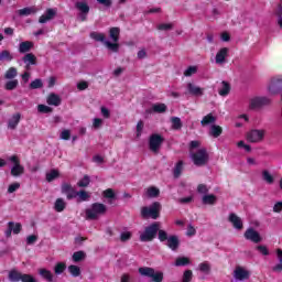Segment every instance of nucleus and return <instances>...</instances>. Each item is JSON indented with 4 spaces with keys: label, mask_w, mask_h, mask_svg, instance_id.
<instances>
[{
    "label": "nucleus",
    "mask_w": 282,
    "mask_h": 282,
    "mask_svg": "<svg viewBox=\"0 0 282 282\" xmlns=\"http://www.w3.org/2000/svg\"><path fill=\"white\" fill-rule=\"evenodd\" d=\"M67 199H76L78 197V192L72 187V189L66 194Z\"/></svg>",
    "instance_id": "obj_61"
},
{
    "label": "nucleus",
    "mask_w": 282,
    "mask_h": 282,
    "mask_svg": "<svg viewBox=\"0 0 282 282\" xmlns=\"http://www.w3.org/2000/svg\"><path fill=\"white\" fill-rule=\"evenodd\" d=\"M109 37L112 43H118L120 41V29L119 28H111L109 30Z\"/></svg>",
    "instance_id": "obj_27"
},
{
    "label": "nucleus",
    "mask_w": 282,
    "mask_h": 282,
    "mask_svg": "<svg viewBox=\"0 0 282 282\" xmlns=\"http://www.w3.org/2000/svg\"><path fill=\"white\" fill-rule=\"evenodd\" d=\"M31 89H41V87H43V82L41 79H34L31 84H30Z\"/></svg>",
    "instance_id": "obj_52"
},
{
    "label": "nucleus",
    "mask_w": 282,
    "mask_h": 282,
    "mask_svg": "<svg viewBox=\"0 0 282 282\" xmlns=\"http://www.w3.org/2000/svg\"><path fill=\"white\" fill-rule=\"evenodd\" d=\"M22 282H36V279L32 276L31 274H22L21 280Z\"/></svg>",
    "instance_id": "obj_60"
},
{
    "label": "nucleus",
    "mask_w": 282,
    "mask_h": 282,
    "mask_svg": "<svg viewBox=\"0 0 282 282\" xmlns=\"http://www.w3.org/2000/svg\"><path fill=\"white\" fill-rule=\"evenodd\" d=\"M40 276H43V279H45L48 282L54 281V275L52 274V271H50L47 269H41Z\"/></svg>",
    "instance_id": "obj_31"
},
{
    "label": "nucleus",
    "mask_w": 282,
    "mask_h": 282,
    "mask_svg": "<svg viewBox=\"0 0 282 282\" xmlns=\"http://www.w3.org/2000/svg\"><path fill=\"white\" fill-rule=\"evenodd\" d=\"M104 197L107 199H113L116 197V193H113V189L108 188L104 192Z\"/></svg>",
    "instance_id": "obj_58"
},
{
    "label": "nucleus",
    "mask_w": 282,
    "mask_h": 282,
    "mask_svg": "<svg viewBox=\"0 0 282 282\" xmlns=\"http://www.w3.org/2000/svg\"><path fill=\"white\" fill-rule=\"evenodd\" d=\"M218 94L219 96H223V97L228 96V94H230V84L226 80H223L218 88Z\"/></svg>",
    "instance_id": "obj_23"
},
{
    "label": "nucleus",
    "mask_w": 282,
    "mask_h": 282,
    "mask_svg": "<svg viewBox=\"0 0 282 282\" xmlns=\"http://www.w3.org/2000/svg\"><path fill=\"white\" fill-rule=\"evenodd\" d=\"M12 58H14V57L12 56V53H10V51H2L0 53V61L10 62V61H12Z\"/></svg>",
    "instance_id": "obj_44"
},
{
    "label": "nucleus",
    "mask_w": 282,
    "mask_h": 282,
    "mask_svg": "<svg viewBox=\"0 0 282 282\" xmlns=\"http://www.w3.org/2000/svg\"><path fill=\"white\" fill-rule=\"evenodd\" d=\"M19 188H21V184L20 183H12L8 187V193H10V194L15 193V191H19Z\"/></svg>",
    "instance_id": "obj_57"
},
{
    "label": "nucleus",
    "mask_w": 282,
    "mask_h": 282,
    "mask_svg": "<svg viewBox=\"0 0 282 282\" xmlns=\"http://www.w3.org/2000/svg\"><path fill=\"white\" fill-rule=\"evenodd\" d=\"M202 202L206 206H213L214 204H217V196L215 194H205Z\"/></svg>",
    "instance_id": "obj_24"
},
{
    "label": "nucleus",
    "mask_w": 282,
    "mask_h": 282,
    "mask_svg": "<svg viewBox=\"0 0 282 282\" xmlns=\"http://www.w3.org/2000/svg\"><path fill=\"white\" fill-rule=\"evenodd\" d=\"M186 89H187V94H189L191 96H204V88L193 83H187Z\"/></svg>",
    "instance_id": "obj_17"
},
{
    "label": "nucleus",
    "mask_w": 282,
    "mask_h": 282,
    "mask_svg": "<svg viewBox=\"0 0 282 282\" xmlns=\"http://www.w3.org/2000/svg\"><path fill=\"white\" fill-rule=\"evenodd\" d=\"M89 182H91V180L88 175H85L82 180L78 181L77 186H79V188H86V186H89Z\"/></svg>",
    "instance_id": "obj_42"
},
{
    "label": "nucleus",
    "mask_w": 282,
    "mask_h": 282,
    "mask_svg": "<svg viewBox=\"0 0 282 282\" xmlns=\"http://www.w3.org/2000/svg\"><path fill=\"white\" fill-rule=\"evenodd\" d=\"M191 160L195 164V166H204L206 162H208V152L205 148H200L198 151H191L189 154Z\"/></svg>",
    "instance_id": "obj_3"
},
{
    "label": "nucleus",
    "mask_w": 282,
    "mask_h": 282,
    "mask_svg": "<svg viewBox=\"0 0 282 282\" xmlns=\"http://www.w3.org/2000/svg\"><path fill=\"white\" fill-rule=\"evenodd\" d=\"M147 195L148 197H158V195H160V189L158 187H149L147 189Z\"/></svg>",
    "instance_id": "obj_45"
},
{
    "label": "nucleus",
    "mask_w": 282,
    "mask_h": 282,
    "mask_svg": "<svg viewBox=\"0 0 282 282\" xmlns=\"http://www.w3.org/2000/svg\"><path fill=\"white\" fill-rule=\"evenodd\" d=\"M90 39L94 41H97L98 43H104V45L109 50L110 52L117 53L120 50V44L109 42L105 39L104 33L100 32H91Z\"/></svg>",
    "instance_id": "obj_2"
},
{
    "label": "nucleus",
    "mask_w": 282,
    "mask_h": 282,
    "mask_svg": "<svg viewBox=\"0 0 282 282\" xmlns=\"http://www.w3.org/2000/svg\"><path fill=\"white\" fill-rule=\"evenodd\" d=\"M282 87V75H275L270 78L267 91L269 96H276L281 94Z\"/></svg>",
    "instance_id": "obj_5"
},
{
    "label": "nucleus",
    "mask_w": 282,
    "mask_h": 282,
    "mask_svg": "<svg viewBox=\"0 0 282 282\" xmlns=\"http://www.w3.org/2000/svg\"><path fill=\"white\" fill-rule=\"evenodd\" d=\"M139 274H141V276H148V279H151L152 282L164 281V273L162 271H155V269L150 267L139 268Z\"/></svg>",
    "instance_id": "obj_1"
},
{
    "label": "nucleus",
    "mask_w": 282,
    "mask_h": 282,
    "mask_svg": "<svg viewBox=\"0 0 282 282\" xmlns=\"http://www.w3.org/2000/svg\"><path fill=\"white\" fill-rule=\"evenodd\" d=\"M21 223L9 221L8 229L4 231V235L6 237H12V232L13 235H19V232H21Z\"/></svg>",
    "instance_id": "obj_14"
},
{
    "label": "nucleus",
    "mask_w": 282,
    "mask_h": 282,
    "mask_svg": "<svg viewBox=\"0 0 282 282\" xmlns=\"http://www.w3.org/2000/svg\"><path fill=\"white\" fill-rule=\"evenodd\" d=\"M35 12H36V9L28 7V8H24V9H20L18 11V14L20 17H30V14H35Z\"/></svg>",
    "instance_id": "obj_32"
},
{
    "label": "nucleus",
    "mask_w": 282,
    "mask_h": 282,
    "mask_svg": "<svg viewBox=\"0 0 282 282\" xmlns=\"http://www.w3.org/2000/svg\"><path fill=\"white\" fill-rule=\"evenodd\" d=\"M151 111L154 113H164V111H166V106L164 104H154Z\"/></svg>",
    "instance_id": "obj_33"
},
{
    "label": "nucleus",
    "mask_w": 282,
    "mask_h": 282,
    "mask_svg": "<svg viewBox=\"0 0 282 282\" xmlns=\"http://www.w3.org/2000/svg\"><path fill=\"white\" fill-rule=\"evenodd\" d=\"M68 271L72 276H80V268H78L77 265H69Z\"/></svg>",
    "instance_id": "obj_48"
},
{
    "label": "nucleus",
    "mask_w": 282,
    "mask_h": 282,
    "mask_svg": "<svg viewBox=\"0 0 282 282\" xmlns=\"http://www.w3.org/2000/svg\"><path fill=\"white\" fill-rule=\"evenodd\" d=\"M17 69L14 67H10L4 74V78H7V80H12V78H17Z\"/></svg>",
    "instance_id": "obj_37"
},
{
    "label": "nucleus",
    "mask_w": 282,
    "mask_h": 282,
    "mask_svg": "<svg viewBox=\"0 0 282 282\" xmlns=\"http://www.w3.org/2000/svg\"><path fill=\"white\" fill-rule=\"evenodd\" d=\"M75 7L80 12L78 15L79 21H87V14H89V4L85 1H79L75 3Z\"/></svg>",
    "instance_id": "obj_12"
},
{
    "label": "nucleus",
    "mask_w": 282,
    "mask_h": 282,
    "mask_svg": "<svg viewBox=\"0 0 282 282\" xmlns=\"http://www.w3.org/2000/svg\"><path fill=\"white\" fill-rule=\"evenodd\" d=\"M195 235H197V229L193 225H188L186 237H195Z\"/></svg>",
    "instance_id": "obj_56"
},
{
    "label": "nucleus",
    "mask_w": 282,
    "mask_h": 282,
    "mask_svg": "<svg viewBox=\"0 0 282 282\" xmlns=\"http://www.w3.org/2000/svg\"><path fill=\"white\" fill-rule=\"evenodd\" d=\"M78 202H87L89 199V193L85 191L77 192Z\"/></svg>",
    "instance_id": "obj_49"
},
{
    "label": "nucleus",
    "mask_w": 282,
    "mask_h": 282,
    "mask_svg": "<svg viewBox=\"0 0 282 282\" xmlns=\"http://www.w3.org/2000/svg\"><path fill=\"white\" fill-rule=\"evenodd\" d=\"M171 122L172 129H174L175 131L182 129V119H180V117H172Z\"/></svg>",
    "instance_id": "obj_34"
},
{
    "label": "nucleus",
    "mask_w": 282,
    "mask_h": 282,
    "mask_svg": "<svg viewBox=\"0 0 282 282\" xmlns=\"http://www.w3.org/2000/svg\"><path fill=\"white\" fill-rule=\"evenodd\" d=\"M221 127L219 126H212L210 127V135H213V138H219L221 135Z\"/></svg>",
    "instance_id": "obj_39"
},
{
    "label": "nucleus",
    "mask_w": 282,
    "mask_h": 282,
    "mask_svg": "<svg viewBox=\"0 0 282 282\" xmlns=\"http://www.w3.org/2000/svg\"><path fill=\"white\" fill-rule=\"evenodd\" d=\"M23 63L26 65V69H30V65H36V56L32 53H28L23 58Z\"/></svg>",
    "instance_id": "obj_26"
},
{
    "label": "nucleus",
    "mask_w": 282,
    "mask_h": 282,
    "mask_svg": "<svg viewBox=\"0 0 282 282\" xmlns=\"http://www.w3.org/2000/svg\"><path fill=\"white\" fill-rule=\"evenodd\" d=\"M263 138H265V131L257 130V129H253L247 132V135H246L247 142H251V143L261 142Z\"/></svg>",
    "instance_id": "obj_9"
},
{
    "label": "nucleus",
    "mask_w": 282,
    "mask_h": 282,
    "mask_svg": "<svg viewBox=\"0 0 282 282\" xmlns=\"http://www.w3.org/2000/svg\"><path fill=\"white\" fill-rule=\"evenodd\" d=\"M278 258H279V261L281 264H276L273 270L275 272H280V270L282 269V250L281 249H278Z\"/></svg>",
    "instance_id": "obj_54"
},
{
    "label": "nucleus",
    "mask_w": 282,
    "mask_h": 282,
    "mask_svg": "<svg viewBox=\"0 0 282 282\" xmlns=\"http://www.w3.org/2000/svg\"><path fill=\"white\" fill-rule=\"evenodd\" d=\"M234 279L235 281H248L250 279V271L243 267H236L234 270Z\"/></svg>",
    "instance_id": "obj_11"
},
{
    "label": "nucleus",
    "mask_w": 282,
    "mask_h": 282,
    "mask_svg": "<svg viewBox=\"0 0 282 282\" xmlns=\"http://www.w3.org/2000/svg\"><path fill=\"white\" fill-rule=\"evenodd\" d=\"M93 127H94V129H100V127H102V119L95 118L93 120Z\"/></svg>",
    "instance_id": "obj_64"
},
{
    "label": "nucleus",
    "mask_w": 282,
    "mask_h": 282,
    "mask_svg": "<svg viewBox=\"0 0 282 282\" xmlns=\"http://www.w3.org/2000/svg\"><path fill=\"white\" fill-rule=\"evenodd\" d=\"M184 169V162L178 161L174 167V177H180V175H182V171Z\"/></svg>",
    "instance_id": "obj_36"
},
{
    "label": "nucleus",
    "mask_w": 282,
    "mask_h": 282,
    "mask_svg": "<svg viewBox=\"0 0 282 282\" xmlns=\"http://www.w3.org/2000/svg\"><path fill=\"white\" fill-rule=\"evenodd\" d=\"M65 268H67L65 262H58L54 268L55 274H63V272H65Z\"/></svg>",
    "instance_id": "obj_46"
},
{
    "label": "nucleus",
    "mask_w": 282,
    "mask_h": 282,
    "mask_svg": "<svg viewBox=\"0 0 282 282\" xmlns=\"http://www.w3.org/2000/svg\"><path fill=\"white\" fill-rule=\"evenodd\" d=\"M216 121H217V118H215L213 113H209L203 118L200 123L203 127H208V124H215Z\"/></svg>",
    "instance_id": "obj_28"
},
{
    "label": "nucleus",
    "mask_w": 282,
    "mask_h": 282,
    "mask_svg": "<svg viewBox=\"0 0 282 282\" xmlns=\"http://www.w3.org/2000/svg\"><path fill=\"white\" fill-rule=\"evenodd\" d=\"M159 240L160 241H167L169 240V234L164 230H159Z\"/></svg>",
    "instance_id": "obj_63"
},
{
    "label": "nucleus",
    "mask_w": 282,
    "mask_h": 282,
    "mask_svg": "<svg viewBox=\"0 0 282 282\" xmlns=\"http://www.w3.org/2000/svg\"><path fill=\"white\" fill-rule=\"evenodd\" d=\"M197 72V66H189L184 70V76L186 78H191V76H195V73Z\"/></svg>",
    "instance_id": "obj_43"
},
{
    "label": "nucleus",
    "mask_w": 282,
    "mask_h": 282,
    "mask_svg": "<svg viewBox=\"0 0 282 282\" xmlns=\"http://www.w3.org/2000/svg\"><path fill=\"white\" fill-rule=\"evenodd\" d=\"M23 276V274H21V272L19 271H10L9 273V279L10 281H13V282H19L21 281V278Z\"/></svg>",
    "instance_id": "obj_35"
},
{
    "label": "nucleus",
    "mask_w": 282,
    "mask_h": 282,
    "mask_svg": "<svg viewBox=\"0 0 282 282\" xmlns=\"http://www.w3.org/2000/svg\"><path fill=\"white\" fill-rule=\"evenodd\" d=\"M164 142V138H162V135L160 134H152L150 137V151H152L153 153H158V151H160V147H162V143Z\"/></svg>",
    "instance_id": "obj_10"
},
{
    "label": "nucleus",
    "mask_w": 282,
    "mask_h": 282,
    "mask_svg": "<svg viewBox=\"0 0 282 282\" xmlns=\"http://www.w3.org/2000/svg\"><path fill=\"white\" fill-rule=\"evenodd\" d=\"M83 259H85V252L83 251H77L73 254V261L75 263H78V261H83Z\"/></svg>",
    "instance_id": "obj_51"
},
{
    "label": "nucleus",
    "mask_w": 282,
    "mask_h": 282,
    "mask_svg": "<svg viewBox=\"0 0 282 282\" xmlns=\"http://www.w3.org/2000/svg\"><path fill=\"white\" fill-rule=\"evenodd\" d=\"M56 9H47L45 13L40 18V23H47V21H52L56 17Z\"/></svg>",
    "instance_id": "obj_19"
},
{
    "label": "nucleus",
    "mask_w": 282,
    "mask_h": 282,
    "mask_svg": "<svg viewBox=\"0 0 282 282\" xmlns=\"http://www.w3.org/2000/svg\"><path fill=\"white\" fill-rule=\"evenodd\" d=\"M245 239H248L253 243H259L261 241V236L257 232V230L249 228L245 232Z\"/></svg>",
    "instance_id": "obj_18"
},
{
    "label": "nucleus",
    "mask_w": 282,
    "mask_h": 282,
    "mask_svg": "<svg viewBox=\"0 0 282 282\" xmlns=\"http://www.w3.org/2000/svg\"><path fill=\"white\" fill-rule=\"evenodd\" d=\"M107 207L104 204L95 203L86 209L87 219H98L99 215H105Z\"/></svg>",
    "instance_id": "obj_6"
},
{
    "label": "nucleus",
    "mask_w": 282,
    "mask_h": 282,
    "mask_svg": "<svg viewBox=\"0 0 282 282\" xmlns=\"http://www.w3.org/2000/svg\"><path fill=\"white\" fill-rule=\"evenodd\" d=\"M37 111L40 113H52V108L50 106L41 104L37 106Z\"/></svg>",
    "instance_id": "obj_50"
},
{
    "label": "nucleus",
    "mask_w": 282,
    "mask_h": 282,
    "mask_svg": "<svg viewBox=\"0 0 282 282\" xmlns=\"http://www.w3.org/2000/svg\"><path fill=\"white\" fill-rule=\"evenodd\" d=\"M67 206V203H65V200H63V198H57L54 205V208L56 210V213H63V210H65V207Z\"/></svg>",
    "instance_id": "obj_29"
},
{
    "label": "nucleus",
    "mask_w": 282,
    "mask_h": 282,
    "mask_svg": "<svg viewBox=\"0 0 282 282\" xmlns=\"http://www.w3.org/2000/svg\"><path fill=\"white\" fill-rule=\"evenodd\" d=\"M191 260L187 257H178L175 261L176 267L188 265Z\"/></svg>",
    "instance_id": "obj_40"
},
{
    "label": "nucleus",
    "mask_w": 282,
    "mask_h": 282,
    "mask_svg": "<svg viewBox=\"0 0 282 282\" xmlns=\"http://www.w3.org/2000/svg\"><path fill=\"white\" fill-rule=\"evenodd\" d=\"M59 175H61V172H58V170L53 169L46 173V182H54V180H57Z\"/></svg>",
    "instance_id": "obj_30"
},
{
    "label": "nucleus",
    "mask_w": 282,
    "mask_h": 282,
    "mask_svg": "<svg viewBox=\"0 0 282 282\" xmlns=\"http://www.w3.org/2000/svg\"><path fill=\"white\" fill-rule=\"evenodd\" d=\"M61 140H69L72 138V131L63 130L59 134Z\"/></svg>",
    "instance_id": "obj_59"
},
{
    "label": "nucleus",
    "mask_w": 282,
    "mask_h": 282,
    "mask_svg": "<svg viewBox=\"0 0 282 282\" xmlns=\"http://www.w3.org/2000/svg\"><path fill=\"white\" fill-rule=\"evenodd\" d=\"M166 246L170 248V250H177V248H180V238L177 236H170L167 238Z\"/></svg>",
    "instance_id": "obj_21"
},
{
    "label": "nucleus",
    "mask_w": 282,
    "mask_h": 282,
    "mask_svg": "<svg viewBox=\"0 0 282 282\" xmlns=\"http://www.w3.org/2000/svg\"><path fill=\"white\" fill-rule=\"evenodd\" d=\"M262 180H264V182H267V184H274V177L267 170H264L262 172Z\"/></svg>",
    "instance_id": "obj_38"
},
{
    "label": "nucleus",
    "mask_w": 282,
    "mask_h": 282,
    "mask_svg": "<svg viewBox=\"0 0 282 282\" xmlns=\"http://www.w3.org/2000/svg\"><path fill=\"white\" fill-rule=\"evenodd\" d=\"M4 87L8 91H12V89H17V87H19V80L17 79L10 80L6 84Z\"/></svg>",
    "instance_id": "obj_47"
},
{
    "label": "nucleus",
    "mask_w": 282,
    "mask_h": 282,
    "mask_svg": "<svg viewBox=\"0 0 282 282\" xmlns=\"http://www.w3.org/2000/svg\"><path fill=\"white\" fill-rule=\"evenodd\" d=\"M34 47V43L30 42V41H25L20 43L19 45V52L20 54H28V52H30V50H32Z\"/></svg>",
    "instance_id": "obj_25"
},
{
    "label": "nucleus",
    "mask_w": 282,
    "mask_h": 282,
    "mask_svg": "<svg viewBox=\"0 0 282 282\" xmlns=\"http://www.w3.org/2000/svg\"><path fill=\"white\" fill-rule=\"evenodd\" d=\"M21 122V113L17 112L13 113L7 121L8 129L11 131H14L19 127V123Z\"/></svg>",
    "instance_id": "obj_16"
},
{
    "label": "nucleus",
    "mask_w": 282,
    "mask_h": 282,
    "mask_svg": "<svg viewBox=\"0 0 282 282\" xmlns=\"http://www.w3.org/2000/svg\"><path fill=\"white\" fill-rule=\"evenodd\" d=\"M162 209V205L159 202L153 203L149 207L141 208V215L144 218L158 219L160 217V210Z\"/></svg>",
    "instance_id": "obj_4"
},
{
    "label": "nucleus",
    "mask_w": 282,
    "mask_h": 282,
    "mask_svg": "<svg viewBox=\"0 0 282 282\" xmlns=\"http://www.w3.org/2000/svg\"><path fill=\"white\" fill-rule=\"evenodd\" d=\"M131 239V231H123L120 234L121 241H129Z\"/></svg>",
    "instance_id": "obj_62"
},
{
    "label": "nucleus",
    "mask_w": 282,
    "mask_h": 282,
    "mask_svg": "<svg viewBox=\"0 0 282 282\" xmlns=\"http://www.w3.org/2000/svg\"><path fill=\"white\" fill-rule=\"evenodd\" d=\"M46 102H47V105H51L53 107H59L62 99H61V96H58L56 94H51L46 98Z\"/></svg>",
    "instance_id": "obj_22"
},
{
    "label": "nucleus",
    "mask_w": 282,
    "mask_h": 282,
    "mask_svg": "<svg viewBox=\"0 0 282 282\" xmlns=\"http://www.w3.org/2000/svg\"><path fill=\"white\" fill-rule=\"evenodd\" d=\"M9 162L13 164V166L11 167V175L13 177H19V175H23V173H25V167L21 165V160H19V156L17 155L10 156Z\"/></svg>",
    "instance_id": "obj_8"
},
{
    "label": "nucleus",
    "mask_w": 282,
    "mask_h": 282,
    "mask_svg": "<svg viewBox=\"0 0 282 282\" xmlns=\"http://www.w3.org/2000/svg\"><path fill=\"white\" fill-rule=\"evenodd\" d=\"M193 280V271L186 270L183 274V282H191Z\"/></svg>",
    "instance_id": "obj_55"
},
{
    "label": "nucleus",
    "mask_w": 282,
    "mask_h": 282,
    "mask_svg": "<svg viewBox=\"0 0 282 282\" xmlns=\"http://www.w3.org/2000/svg\"><path fill=\"white\" fill-rule=\"evenodd\" d=\"M158 230H160V223H154L145 228L143 232L140 235L141 241H153L155 239V235H158Z\"/></svg>",
    "instance_id": "obj_7"
},
{
    "label": "nucleus",
    "mask_w": 282,
    "mask_h": 282,
    "mask_svg": "<svg viewBox=\"0 0 282 282\" xmlns=\"http://www.w3.org/2000/svg\"><path fill=\"white\" fill-rule=\"evenodd\" d=\"M228 47L220 48L215 56V63L216 65H224L226 63V59L228 58Z\"/></svg>",
    "instance_id": "obj_15"
},
{
    "label": "nucleus",
    "mask_w": 282,
    "mask_h": 282,
    "mask_svg": "<svg viewBox=\"0 0 282 282\" xmlns=\"http://www.w3.org/2000/svg\"><path fill=\"white\" fill-rule=\"evenodd\" d=\"M197 191H198V193H200V195H207L208 191H210V188H208V186L205 184H199L197 186Z\"/></svg>",
    "instance_id": "obj_53"
},
{
    "label": "nucleus",
    "mask_w": 282,
    "mask_h": 282,
    "mask_svg": "<svg viewBox=\"0 0 282 282\" xmlns=\"http://www.w3.org/2000/svg\"><path fill=\"white\" fill-rule=\"evenodd\" d=\"M229 221L236 230H241V228H243V221L236 214L231 213L229 215Z\"/></svg>",
    "instance_id": "obj_20"
},
{
    "label": "nucleus",
    "mask_w": 282,
    "mask_h": 282,
    "mask_svg": "<svg viewBox=\"0 0 282 282\" xmlns=\"http://www.w3.org/2000/svg\"><path fill=\"white\" fill-rule=\"evenodd\" d=\"M198 270L203 272L204 274L210 273V264L208 262H202L198 264Z\"/></svg>",
    "instance_id": "obj_41"
},
{
    "label": "nucleus",
    "mask_w": 282,
    "mask_h": 282,
    "mask_svg": "<svg viewBox=\"0 0 282 282\" xmlns=\"http://www.w3.org/2000/svg\"><path fill=\"white\" fill-rule=\"evenodd\" d=\"M271 100L268 97H256L250 100V109H259L264 105H270Z\"/></svg>",
    "instance_id": "obj_13"
}]
</instances>
